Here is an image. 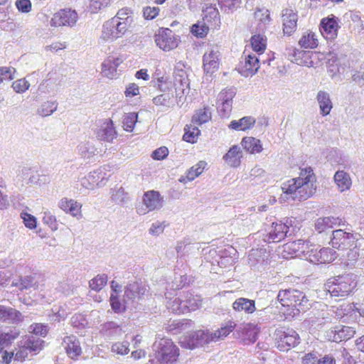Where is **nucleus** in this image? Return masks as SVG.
I'll list each match as a JSON object with an SVG mask.
<instances>
[{
  "label": "nucleus",
  "mask_w": 364,
  "mask_h": 364,
  "mask_svg": "<svg viewBox=\"0 0 364 364\" xmlns=\"http://www.w3.org/2000/svg\"><path fill=\"white\" fill-rule=\"evenodd\" d=\"M356 287L353 274L338 275L330 278L324 284L323 291L331 297H345Z\"/></svg>",
  "instance_id": "nucleus-1"
},
{
  "label": "nucleus",
  "mask_w": 364,
  "mask_h": 364,
  "mask_svg": "<svg viewBox=\"0 0 364 364\" xmlns=\"http://www.w3.org/2000/svg\"><path fill=\"white\" fill-rule=\"evenodd\" d=\"M277 299L283 306L295 308L299 312L306 311L311 306L304 293L295 289L280 290Z\"/></svg>",
  "instance_id": "nucleus-2"
},
{
  "label": "nucleus",
  "mask_w": 364,
  "mask_h": 364,
  "mask_svg": "<svg viewBox=\"0 0 364 364\" xmlns=\"http://www.w3.org/2000/svg\"><path fill=\"white\" fill-rule=\"evenodd\" d=\"M154 358L161 364H173L179 355L178 348L168 338H160L152 346Z\"/></svg>",
  "instance_id": "nucleus-3"
},
{
  "label": "nucleus",
  "mask_w": 364,
  "mask_h": 364,
  "mask_svg": "<svg viewBox=\"0 0 364 364\" xmlns=\"http://www.w3.org/2000/svg\"><path fill=\"white\" fill-rule=\"evenodd\" d=\"M301 180H296L295 178L284 182L281 186L282 192L288 196V198L293 200H305L312 196V188H309V185L304 183L301 185Z\"/></svg>",
  "instance_id": "nucleus-4"
},
{
  "label": "nucleus",
  "mask_w": 364,
  "mask_h": 364,
  "mask_svg": "<svg viewBox=\"0 0 364 364\" xmlns=\"http://www.w3.org/2000/svg\"><path fill=\"white\" fill-rule=\"evenodd\" d=\"M173 77L174 81L172 82L173 95L177 105H179L184 102L186 95L189 93L190 82L186 71L183 69L176 68Z\"/></svg>",
  "instance_id": "nucleus-5"
},
{
  "label": "nucleus",
  "mask_w": 364,
  "mask_h": 364,
  "mask_svg": "<svg viewBox=\"0 0 364 364\" xmlns=\"http://www.w3.org/2000/svg\"><path fill=\"white\" fill-rule=\"evenodd\" d=\"M277 347L281 351H288L300 343L299 334L293 329L277 330L275 332Z\"/></svg>",
  "instance_id": "nucleus-6"
},
{
  "label": "nucleus",
  "mask_w": 364,
  "mask_h": 364,
  "mask_svg": "<svg viewBox=\"0 0 364 364\" xmlns=\"http://www.w3.org/2000/svg\"><path fill=\"white\" fill-rule=\"evenodd\" d=\"M159 82H161V84L159 85V88L163 93L153 99L154 104L156 106H161L165 108L173 107L177 104V102L174 97L172 82L166 80L163 82L160 79H159Z\"/></svg>",
  "instance_id": "nucleus-7"
},
{
  "label": "nucleus",
  "mask_w": 364,
  "mask_h": 364,
  "mask_svg": "<svg viewBox=\"0 0 364 364\" xmlns=\"http://www.w3.org/2000/svg\"><path fill=\"white\" fill-rule=\"evenodd\" d=\"M358 236L360 235H354L341 229L333 230L331 240V245L333 248L338 250H347L355 245L358 240Z\"/></svg>",
  "instance_id": "nucleus-8"
},
{
  "label": "nucleus",
  "mask_w": 364,
  "mask_h": 364,
  "mask_svg": "<svg viewBox=\"0 0 364 364\" xmlns=\"http://www.w3.org/2000/svg\"><path fill=\"white\" fill-rule=\"evenodd\" d=\"M179 41V36L169 28H160L159 33L155 35V42L157 46L164 51L175 49Z\"/></svg>",
  "instance_id": "nucleus-9"
},
{
  "label": "nucleus",
  "mask_w": 364,
  "mask_h": 364,
  "mask_svg": "<svg viewBox=\"0 0 364 364\" xmlns=\"http://www.w3.org/2000/svg\"><path fill=\"white\" fill-rule=\"evenodd\" d=\"M78 19V15L75 10L70 9H61L53 15L50 21L52 26H70L75 25Z\"/></svg>",
  "instance_id": "nucleus-10"
},
{
  "label": "nucleus",
  "mask_w": 364,
  "mask_h": 364,
  "mask_svg": "<svg viewBox=\"0 0 364 364\" xmlns=\"http://www.w3.org/2000/svg\"><path fill=\"white\" fill-rule=\"evenodd\" d=\"M236 95V89L230 87L222 90L217 97V107L223 117H227L232 110V99Z\"/></svg>",
  "instance_id": "nucleus-11"
},
{
  "label": "nucleus",
  "mask_w": 364,
  "mask_h": 364,
  "mask_svg": "<svg viewBox=\"0 0 364 364\" xmlns=\"http://www.w3.org/2000/svg\"><path fill=\"white\" fill-rule=\"evenodd\" d=\"M326 338L330 341L339 343L346 341L354 336V328L345 326H337L326 331Z\"/></svg>",
  "instance_id": "nucleus-12"
},
{
  "label": "nucleus",
  "mask_w": 364,
  "mask_h": 364,
  "mask_svg": "<svg viewBox=\"0 0 364 364\" xmlns=\"http://www.w3.org/2000/svg\"><path fill=\"white\" fill-rule=\"evenodd\" d=\"M289 229V227L286 223H272L264 240L267 242H280L286 237Z\"/></svg>",
  "instance_id": "nucleus-13"
},
{
  "label": "nucleus",
  "mask_w": 364,
  "mask_h": 364,
  "mask_svg": "<svg viewBox=\"0 0 364 364\" xmlns=\"http://www.w3.org/2000/svg\"><path fill=\"white\" fill-rule=\"evenodd\" d=\"M147 291L144 284L138 282L129 283L125 288L124 301L125 304H132L136 299H140Z\"/></svg>",
  "instance_id": "nucleus-14"
},
{
  "label": "nucleus",
  "mask_w": 364,
  "mask_h": 364,
  "mask_svg": "<svg viewBox=\"0 0 364 364\" xmlns=\"http://www.w3.org/2000/svg\"><path fill=\"white\" fill-rule=\"evenodd\" d=\"M212 342H214L212 332L199 330L189 335L188 345L190 348H193L198 346L203 347Z\"/></svg>",
  "instance_id": "nucleus-15"
},
{
  "label": "nucleus",
  "mask_w": 364,
  "mask_h": 364,
  "mask_svg": "<svg viewBox=\"0 0 364 364\" xmlns=\"http://www.w3.org/2000/svg\"><path fill=\"white\" fill-rule=\"evenodd\" d=\"M220 52L217 49H211L203 57L204 71L212 75L218 70L220 65Z\"/></svg>",
  "instance_id": "nucleus-16"
},
{
  "label": "nucleus",
  "mask_w": 364,
  "mask_h": 364,
  "mask_svg": "<svg viewBox=\"0 0 364 364\" xmlns=\"http://www.w3.org/2000/svg\"><path fill=\"white\" fill-rule=\"evenodd\" d=\"M283 32L287 36L291 35L296 29L298 16L291 9L282 11Z\"/></svg>",
  "instance_id": "nucleus-17"
},
{
  "label": "nucleus",
  "mask_w": 364,
  "mask_h": 364,
  "mask_svg": "<svg viewBox=\"0 0 364 364\" xmlns=\"http://www.w3.org/2000/svg\"><path fill=\"white\" fill-rule=\"evenodd\" d=\"M338 21V18L333 14L321 20L322 33H325L326 38L333 39L337 36L338 30L340 28Z\"/></svg>",
  "instance_id": "nucleus-18"
},
{
  "label": "nucleus",
  "mask_w": 364,
  "mask_h": 364,
  "mask_svg": "<svg viewBox=\"0 0 364 364\" xmlns=\"http://www.w3.org/2000/svg\"><path fill=\"white\" fill-rule=\"evenodd\" d=\"M107 171V167L103 166L90 172L88 174L86 178V181H87L92 186L91 188H92L94 186L102 187L106 184L110 176V174L108 173Z\"/></svg>",
  "instance_id": "nucleus-19"
},
{
  "label": "nucleus",
  "mask_w": 364,
  "mask_h": 364,
  "mask_svg": "<svg viewBox=\"0 0 364 364\" xmlns=\"http://www.w3.org/2000/svg\"><path fill=\"white\" fill-rule=\"evenodd\" d=\"M344 221L339 218L328 216L318 218L314 225L315 230L321 233L327 230L333 228L334 226H343Z\"/></svg>",
  "instance_id": "nucleus-20"
},
{
  "label": "nucleus",
  "mask_w": 364,
  "mask_h": 364,
  "mask_svg": "<svg viewBox=\"0 0 364 364\" xmlns=\"http://www.w3.org/2000/svg\"><path fill=\"white\" fill-rule=\"evenodd\" d=\"M96 134L99 140L112 142L117 137V132L112 121L105 120L97 129Z\"/></svg>",
  "instance_id": "nucleus-21"
},
{
  "label": "nucleus",
  "mask_w": 364,
  "mask_h": 364,
  "mask_svg": "<svg viewBox=\"0 0 364 364\" xmlns=\"http://www.w3.org/2000/svg\"><path fill=\"white\" fill-rule=\"evenodd\" d=\"M58 207L65 213L77 218L82 217V205L73 199L63 198L58 203Z\"/></svg>",
  "instance_id": "nucleus-22"
},
{
  "label": "nucleus",
  "mask_w": 364,
  "mask_h": 364,
  "mask_svg": "<svg viewBox=\"0 0 364 364\" xmlns=\"http://www.w3.org/2000/svg\"><path fill=\"white\" fill-rule=\"evenodd\" d=\"M62 345L67 355L72 359L76 358L82 353L80 343L75 336L64 338Z\"/></svg>",
  "instance_id": "nucleus-23"
},
{
  "label": "nucleus",
  "mask_w": 364,
  "mask_h": 364,
  "mask_svg": "<svg viewBox=\"0 0 364 364\" xmlns=\"http://www.w3.org/2000/svg\"><path fill=\"white\" fill-rule=\"evenodd\" d=\"M239 336L247 343H253L257 339L259 328L252 323H246L239 327Z\"/></svg>",
  "instance_id": "nucleus-24"
},
{
  "label": "nucleus",
  "mask_w": 364,
  "mask_h": 364,
  "mask_svg": "<svg viewBox=\"0 0 364 364\" xmlns=\"http://www.w3.org/2000/svg\"><path fill=\"white\" fill-rule=\"evenodd\" d=\"M143 202L148 211L159 210L163 206V200L159 192L150 191L144 193Z\"/></svg>",
  "instance_id": "nucleus-25"
},
{
  "label": "nucleus",
  "mask_w": 364,
  "mask_h": 364,
  "mask_svg": "<svg viewBox=\"0 0 364 364\" xmlns=\"http://www.w3.org/2000/svg\"><path fill=\"white\" fill-rule=\"evenodd\" d=\"M12 286L17 287L21 291L37 290L40 288V277L36 276H25L17 282H12Z\"/></svg>",
  "instance_id": "nucleus-26"
},
{
  "label": "nucleus",
  "mask_w": 364,
  "mask_h": 364,
  "mask_svg": "<svg viewBox=\"0 0 364 364\" xmlns=\"http://www.w3.org/2000/svg\"><path fill=\"white\" fill-rule=\"evenodd\" d=\"M316 100L319 106L320 114L323 117L328 115L333 108V102L330 94L324 90H319L316 95Z\"/></svg>",
  "instance_id": "nucleus-27"
},
{
  "label": "nucleus",
  "mask_w": 364,
  "mask_h": 364,
  "mask_svg": "<svg viewBox=\"0 0 364 364\" xmlns=\"http://www.w3.org/2000/svg\"><path fill=\"white\" fill-rule=\"evenodd\" d=\"M122 63L119 58L109 56L102 64V70L105 76L108 78H114L117 75V68Z\"/></svg>",
  "instance_id": "nucleus-28"
},
{
  "label": "nucleus",
  "mask_w": 364,
  "mask_h": 364,
  "mask_svg": "<svg viewBox=\"0 0 364 364\" xmlns=\"http://www.w3.org/2000/svg\"><path fill=\"white\" fill-rule=\"evenodd\" d=\"M203 21L210 24L213 28L220 26V18L218 10L212 5L206 6L203 9Z\"/></svg>",
  "instance_id": "nucleus-29"
},
{
  "label": "nucleus",
  "mask_w": 364,
  "mask_h": 364,
  "mask_svg": "<svg viewBox=\"0 0 364 364\" xmlns=\"http://www.w3.org/2000/svg\"><path fill=\"white\" fill-rule=\"evenodd\" d=\"M242 157L240 147L235 145L223 156V159L228 166L236 168L240 165Z\"/></svg>",
  "instance_id": "nucleus-30"
},
{
  "label": "nucleus",
  "mask_w": 364,
  "mask_h": 364,
  "mask_svg": "<svg viewBox=\"0 0 364 364\" xmlns=\"http://www.w3.org/2000/svg\"><path fill=\"white\" fill-rule=\"evenodd\" d=\"M333 179L341 192L349 190L351 187V178L349 173L344 171H337L334 174Z\"/></svg>",
  "instance_id": "nucleus-31"
},
{
  "label": "nucleus",
  "mask_w": 364,
  "mask_h": 364,
  "mask_svg": "<svg viewBox=\"0 0 364 364\" xmlns=\"http://www.w3.org/2000/svg\"><path fill=\"white\" fill-rule=\"evenodd\" d=\"M295 178L296 180H301L299 183H301V186L303 183L304 184V183H308L310 188L311 184L312 196L314 194L316 189V186L315 184L316 179L313 171V169L311 167H305L304 168H301L299 176Z\"/></svg>",
  "instance_id": "nucleus-32"
},
{
  "label": "nucleus",
  "mask_w": 364,
  "mask_h": 364,
  "mask_svg": "<svg viewBox=\"0 0 364 364\" xmlns=\"http://www.w3.org/2000/svg\"><path fill=\"white\" fill-rule=\"evenodd\" d=\"M303 364H336L335 359L328 355L319 357L316 353H309L305 355Z\"/></svg>",
  "instance_id": "nucleus-33"
},
{
  "label": "nucleus",
  "mask_w": 364,
  "mask_h": 364,
  "mask_svg": "<svg viewBox=\"0 0 364 364\" xmlns=\"http://www.w3.org/2000/svg\"><path fill=\"white\" fill-rule=\"evenodd\" d=\"M232 308L236 311H245L247 314H252L256 310L255 301L246 298L236 299L232 304Z\"/></svg>",
  "instance_id": "nucleus-34"
},
{
  "label": "nucleus",
  "mask_w": 364,
  "mask_h": 364,
  "mask_svg": "<svg viewBox=\"0 0 364 364\" xmlns=\"http://www.w3.org/2000/svg\"><path fill=\"white\" fill-rule=\"evenodd\" d=\"M207 163L204 161H200L196 165L192 166L186 173V176H181L179 181L186 183L187 181H191L200 176L205 168Z\"/></svg>",
  "instance_id": "nucleus-35"
},
{
  "label": "nucleus",
  "mask_w": 364,
  "mask_h": 364,
  "mask_svg": "<svg viewBox=\"0 0 364 364\" xmlns=\"http://www.w3.org/2000/svg\"><path fill=\"white\" fill-rule=\"evenodd\" d=\"M0 320L17 322L21 320V314L13 308L0 305Z\"/></svg>",
  "instance_id": "nucleus-36"
},
{
  "label": "nucleus",
  "mask_w": 364,
  "mask_h": 364,
  "mask_svg": "<svg viewBox=\"0 0 364 364\" xmlns=\"http://www.w3.org/2000/svg\"><path fill=\"white\" fill-rule=\"evenodd\" d=\"M336 316L338 318H343L345 316H353L355 314V318H356V313H358L359 316H364V313L361 312L360 309L355 307L353 304L350 303H344L337 308L335 311Z\"/></svg>",
  "instance_id": "nucleus-37"
},
{
  "label": "nucleus",
  "mask_w": 364,
  "mask_h": 364,
  "mask_svg": "<svg viewBox=\"0 0 364 364\" xmlns=\"http://www.w3.org/2000/svg\"><path fill=\"white\" fill-rule=\"evenodd\" d=\"M255 123V119L252 117H244L237 120H232L229 124V127L237 131H245L250 129Z\"/></svg>",
  "instance_id": "nucleus-38"
},
{
  "label": "nucleus",
  "mask_w": 364,
  "mask_h": 364,
  "mask_svg": "<svg viewBox=\"0 0 364 364\" xmlns=\"http://www.w3.org/2000/svg\"><path fill=\"white\" fill-rule=\"evenodd\" d=\"M260 60L256 56L255 54H250L245 56V63L243 68L245 71L248 72V74H255L259 68Z\"/></svg>",
  "instance_id": "nucleus-39"
},
{
  "label": "nucleus",
  "mask_w": 364,
  "mask_h": 364,
  "mask_svg": "<svg viewBox=\"0 0 364 364\" xmlns=\"http://www.w3.org/2000/svg\"><path fill=\"white\" fill-rule=\"evenodd\" d=\"M242 146L251 154L259 153L262 150L261 141L254 137H245L242 140Z\"/></svg>",
  "instance_id": "nucleus-40"
},
{
  "label": "nucleus",
  "mask_w": 364,
  "mask_h": 364,
  "mask_svg": "<svg viewBox=\"0 0 364 364\" xmlns=\"http://www.w3.org/2000/svg\"><path fill=\"white\" fill-rule=\"evenodd\" d=\"M202 300L200 296L187 293L184 296V305L186 312L196 311L201 306Z\"/></svg>",
  "instance_id": "nucleus-41"
},
{
  "label": "nucleus",
  "mask_w": 364,
  "mask_h": 364,
  "mask_svg": "<svg viewBox=\"0 0 364 364\" xmlns=\"http://www.w3.org/2000/svg\"><path fill=\"white\" fill-rule=\"evenodd\" d=\"M79 154L84 159H90L95 155L97 149L90 141L81 142L77 146Z\"/></svg>",
  "instance_id": "nucleus-42"
},
{
  "label": "nucleus",
  "mask_w": 364,
  "mask_h": 364,
  "mask_svg": "<svg viewBox=\"0 0 364 364\" xmlns=\"http://www.w3.org/2000/svg\"><path fill=\"white\" fill-rule=\"evenodd\" d=\"M299 44L303 48L313 49L318 46V39L313 32L304 34L299 41Z\"/></svg>",
  "instance_id": "nucleus-43"
},
{
  "label": "nucleus",
  "mask_w": 364,
  "mask_h": 364,
  "mask_svg": "<svg viewBox=\"0 0 364 364\" xmlns=\"http://www.w3.org/2000/svg\"><path fill=\"white\" fill-rule=\"evenodd\" d=\"M235 324L233 322H230L225 326L221 327L220 329L212 332L214 342L223 339L229 335L235 328Z\"/></svg>",
  "instance_id": "nucleus-44"
},
{
  "label": "nucleus",
  "mask_w": 364,
  "mask_h": 364,
  "mask_svg": "<svg viewBox=\"0 0 364 364\" xmlns=\"http://www.w3.org/2000/svg\"><path fill=\"white\" fill-rule=\"evenodd\" d=\"M336 251L329 247L321 248L318 252V263H329L336 258Z\"/></svg>",
  "instance_id": "nucleus-45"
},
{
  "label": "nucleus",
  "mask_w": 364,
  "mask_h": 364,
  "mask_svg": "<svg viewBox=\"0 0 364 364\" xmlns=\"http://www.w3.org/2000/svg\"><path fill=\"white\" fill-rule=\"evenodd\" d=\"M185 133L183 136V140L189 143H195L200 134L199 129L195 126L186 125L184 128Z\"/></svg>",
  "instance_id": "nucleus-46"
},
{
  "label": "nucleus",
  "mask_w": 364,
  "mask_h": 364,
  "mask_svg": "<svg viewBox=\"0 0 364 364\" xmlns=\"http://www.w3.org/2000/svg\"><path fill=\"white\" fill-rule=\"evenodd\" d=\"M251 44L254 51L262 54L266 49V38L261 35H255L251 38Z\"/></svg>",
  "instance_id": "nucleus-47"
},
{
  "label": "nucleus",
  "mask_w": 364,
  "mask_h": 364,
  "mask_svg": "<svg viewBox=\"0 0 364 364\" xmlns=\"http://www.w3.org/2000/svg\"><path fill=\"white\" fill-rule=\"evenodd\" d=\"M211 119V113L207 108L198 110L192 117V122L197 124H202Z\"/></svg>",
  "instance_id": "nucleus-48"
},
{
  "label": "nucleus",
  "mask_w": 364,
  "mask_h": 364,
  "mask_svg": "<svg viewBox=\"0 0 364 364\" xmlns=\"http://www.w3.org/2000/svg\"><path fill=\"white\" fill-rule=\"evenodd\" d=\"M18 335L19 332L16 330H13L8 333L0 331V351L3 350L5 346L14 341Z\"/></svg>",
  "instance_id": "nucleus-49"
},
{
  "label": "nucleus",
  "mask_w": 364,
  "mask_h": 364,
  "mask_svg": "<svg viewBox=\"0 0 364 364\" xmlns=\"http://www.w3.org/2000/svg\"><path fill=\"white\" fill-rule=\"evenodd\" d=\"M111 198L114 202L121 205L126 204L129 200V194L122 187L113 191Z\"/></svg>",
  "instance_id": "nucleus-50"
},
{
  "label": "nucleus",
  "mask_w": 364,
  "mask_h": 364,
  "mask_svg": "<svg viewBox=\"0 0 364 364\" xmlns=\"http://www.w3.org/2000/svg\"><path fill=\"white\" fill-rule=\"evenodd\" d=\"M110 21L113 26L116 27V33L121 35V36H122L126 33L128 28L133 22V19H126L125 21H122L117 20V18H112Z\"/></svg>",
  "instance_id": "nucleus-51"
},
{
  "label": "nucleus",
  "mask_w": 364,
  "mask_h": 364,
  "mask_svg": "<svg viewBox=\"0 0 364 364\" xmlns=\"http://www.w3.org/2000/svg\"><path fill=\"white\" fill-rule=\"evenodd\" d=\"M220 8L226 13L233 12L240 7L241 0H218Z\"/></svg>",
  "instance_id": "nucleus-52"
},
{
  "label": "nucleus",
  "mask_w": 364,
  "mask_h": 364,
  "mask_svg": "<svg viewBox=\"0 0 364 364\" xmlns=\"http://www.w3.org/2000/svg\"><path fill=\"white\" fill-rule=\"evenodd\" d=\"M107 282V276L105 274H98L89 282L90 288L92 290L99 291L101 290Z\"/></svg>",
  "instance_id": "nucleus-53"
},
{
  "label": "nucleus",
  "mask_w": 364,
  "mask_h": 364,
  "mask_svg": "<svg viewBox=\"0 0 364 364\" xmlns=\"http://www.w3.org/2000/svg\"><path fill=\"white\" fill-rule=\"evenodd\" d=\"M114 26L112 23H111V21L109 20L106 21L103 24L102 31V35L100 38L103 40L104 41H113L114 39L117 38V36L116 34H114V33L112 32V28H113Z\"/></svg>",
  "instance_id": "nucleus-54"
},
{
  "label": "nucleus",
  "mask_w": 364,
  "mask_h": 364,
  "mask_svg": "<svg viewBox=\"0 0 364 364\" xmlns=\"http://www.w3.org/2000/svg\"><path fill=\"white\" fill-rule=\"evenodd\" d=\"M193 322L191 320H182V321H173V323L169 326V331H176L174 333H180L183 331H186L191 328Z\"/></svg>",
  "instance_id": "nucleus-55"
},
{
  "label": "nucleus",
  "mask_w": 364,
  "mask_h": 364,
  "mask_svg": "<svg viewBox=\"0 0 364 364\" xmlns=\"http://www.w3.org/2000/svg\"><path fill=\"white\" fill-rule=\"evenodd\" d=\"M58 107V103L55 101L46 102L38 109V114L42 117H47L52 114Z\"/></svg>",
  "instance_id": "nucleus-56"
},
{
  "label": "nucleus",
  "mask_w": 364,
  "mask_h": 364,
  "mask_svg": "<svg viewBox=\"0 0 364 364\" xmlns=\"http://www.w3.org/2000/svg\"><path fill=\"white\" fill-rule=\"evenodd\" d=\"M103 329L107 332V335L111 336H120L124 332L122 326L113 321L106 323L104 325Z\"/></svg>",
  "instance_id": "nucleus-57"
},
{
  "label": "nucleus",
  "mask_w": 364,
  "mask_h": 364,
  "mask_svg": "<svg viewBox=\"0 0 364 364\" xmlns=\"http://www.w3.org/2000/svg\"><path fill=\"white\" fill-rule=\"evenodd\" d=\"M137 114L135 112H130L126 114L122 120L123 127L127 132H132L137 121Z\"/></svg>",
  "instance_id": "nucleus-58"
},
{
  "label": "nucleus",
  "mask_w": 364,
  "mask_h": 364,
  "mask_svg": "<svg viewBox=\"0 0 364 364\" xmlns=\"http://www.w3.org/2000/svg\"><path fill=\"white\" fill-rule=\"evenodd\" d=\"M168 308L173 313L175 314H185V305H184V299L181 298H175L173 301L168 303Z\"/></svg>",
  "instance_id": "nucleus-59"
},
{
  "label": "nucleus",
  "mask_w": 364,
  "mask_h": 364,
  "mask_svg": "<svg viewBox=\"0 0 364 364\" xmlns=\"http://www.w3.org/2000/svg\"><path fill=\"white\" fill-rule=\"evenodd\" d=\"M209 30V26L206 25V23L203 21V23H198L193 25L191 28V33L199 38L205 37Z\"/></svg>",
  "instance_id": "nucleus-60"
},
{
  "label": "nucleus",
  "mask_w": 364,
  "mask_h": 364,
  "mask_svg": "<svg viewBox=\"0 0 364 364\" xmlns=\"http://www.w3.org/2000/svg\"><path fill=\"white\" fill-rule=\"evenodd\" d=\"M43 341L39 338H29L24 343V346L30 352L36 353L42 349Z\"/></svg>",
  "instance_id": "nucleus-61"
},
{
  "label": "nucleus",
  "mask_w": 364,
  "mask_h": 364,
  "mask_svg": "<svg viewBox=\"0 0 364 364\" xmlns=\"http://www.w3.org/2000/svg\"><path fill=\"white\" fill-rule=\"evenodd\" d=\"M287 245L289 249L291 250L294 252H301L303 255H304L306 249L309 248V244L305 243L302 240L294 241Z\"/></svg>",
  "instance_id": "nucleus-62"
},
{
  "label": "nucleus",
  "mask_w": 364,
  "mask_h": 364,
  "mask_svg": "<svg viewBox=\"0 0 364 364\" xmlns=\"http://www.w3.org/2000/svg\"><path fill=\"white\" fill-rule=\"evenodd\" d=\"M111 350L119 355H126L129 353V343L127 341L117 342L112 344Z\"/></svg>",
  "instance_id": "nucleus-63"
},
{
  "label": "nucleus",
  "mask_w": 364,
  "mask_h": 364,
  "mask_svg": "<svg viewBox=\"0 0 364 364\" xmlns=\"http://www.w3.org/2000/svg\"><path fill=\"white\" fill-rule=\"evenodd\" d=\"M43 222L44 224L49 226V228L55 231L58 230V224L55 217L48 211H46L43 213Z\"/></svg>",
  "instance_id": "nucleus-64"
}]
</instances>
